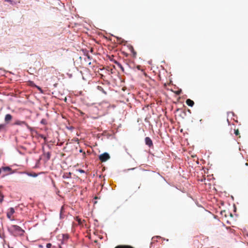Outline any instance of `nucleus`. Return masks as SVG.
Masks as SVG:
<instances>
[{
  "mask_svg": "<svg viewBox=\"0 0 248 248\" xmlns=\"http://www.w3.org/2000/svg\"><path fill=\"white\" fill-rule=\"evenodd\" d=\"M5 1L10 2L12 5L16 4L17 3V2L15 1L14 0H5Z\"/></svg>",
  "mask_w": 248,
  "mask_h": 248,
  "instance_id": "nucleus-13",
  "label": "nucleus"
},
{
  "mask_svg": "<svg viewBox=\"0 0 248 248\" xmlns=\"http://www.w3.org/2000/svg\"><path fill=\"white\" fill-rule=\"evenodd\" d=\"M51 243H47L46 245V247L47 248H50L51 247Z\"/></svg>",
  "mask_w": 248,
  "mask_h": 248,
  "instance_id": "nucleus-19",
  "label": "nucleus"
},
{
  "mask_svg": "<svg viewBox=\"0 0 248 248\" xmlns=\"http://www.w3.org/2000/svg\"><path fill=\"white\" fill-rule=\"evenodd\" d=\"M234 134L236 136L239 135L240 133H239V131L238 129H234Z\"/></svg>",
  "mask_w": 248,
  "mask_h": 248,
  "instance_id": "nucleus-17",
  "label": "nucleus"
},
{
  "mask_svg": "<svg viewBox=\"0 0 248 248\" xmlns=\"http://www.w3.org/2000/svg\"><path fill=\"white\" fill-rule=\"evenodd\" d=\"M186 104L188 106H190L191 107H192L194 106V101L193 100H191L190 99H186Z\"/></svg>",
  "mask_w": 248,
  "mask_h": 248,
  "instance_id": "nucleus-8",
  "label": "nucleus"
},
{
  "mask_svg": "<svg viewBox=\"0 0 248 248\" xmlns=\"http://www.w3.org/2000/svg\"><path fill=\"white\" fill-rule=\"evenodd\" d=\"M115 64H117V65L119 68H121V69L122 70V71L123 72H124V68L123 67V66H122V65L120 63H119V62H116V61L115 62Z\"/></svg>",
  "mask_w": 248,
  "mask_h": 248,
  "instance_id": "nucleus-10",
  "label": "nucleus"
},
{
  "mask_svg": "<svg viewBox=\"0 0 248 248\" xmlns=\"http://www.w3.org/2000/svg\"><path fill=\"white\" fill-rule=\"evenodd\" d=\"M11 230L15 236H22L24 234L25 231L21 227L17 225H14L11 226Z\"/></svg>",
  "mask_w": 248,
  "mask_h": 248,
  "instance_id": "nucleus-1",
  "label": "nucleus"
},
{
  "mask_svg": "<svg viewBox=\"0 0 248 248\" xmlns=\"http://www.w3.org/2000/svg\"><path fill=\"white\" fill-rule=\"evenodd\" d=\"M137 68L139 70H141L140 65L137 66Z\"/></svg>",
  "mask_w": 248,
  "mask_h": 248,
  "instance_id": "nucleus-21",
  "label": "nucleus"
},
{
  "mask_svg": "<svg viewBox=\"0 0 248 248\" xmlns=\"http://www.w3.org/2000/svg\"><path fill=\"white\" fill-rule=\"evenodd\" d=\"M2 170H3L4 172L6 173L5 175H7L8 174H12L13 173V171L11 168L9 167H2Z\"/></svg>",
  "mask_w": 248,
  "mask_h": 248,
  "instance_id": "nucleus-3",
  "label": "nucleus"
},
{
  "mask_svg": "<svg viewBox=\"0 0 248 248\" xmlns=\"http://www.w3.org/2000/svg\"><path fill=\"white\" fill-rule=\"evenodd\" d=\"M12 118L13 116L11 114H6L4 118L5 122L7 124L9 123L12 120Z\"/></svg>",
  "mask_w": 248,
  "mask_h": 248,
  "instance_id": "nucleus-7",
  "label": "nucleus"
},
{
  "mask_svg": "<svg viewBox=\"0 0 248 248\" xmlns=\"http://www.w3.org/2000/svg\"><path fill=\"white\" fill-rule=\"evenodd\" d=\"M79 113L81 114V115H83L84 114V113L81 111V110H79Z\"/></svg>",
  "mask_w": 248,
  "mask_h": 248,
  "instance_id": "nucleus-22",
  "label": "nucleus"
},
{
  "mask_svg": "<svg viewBox=\"0 0 248 248\" xmlns=\"http://www.w3.org/2000/svg\"><path fill=\"white\" fill-rule=\"evenodd\" d=\"M1 170H2V168H0V174L1 173Z\"/></svg>",
  "mask_w": 248,
  "mask_h": 248,
  "instance_id": "nucleus-26",
  "label": "nucleus"
},
{
  "mask_svg": "<svg viewBox=\"0 0 248 248\" xmlns=\"http://www.w3.org/2000/svg\"><path fill=\"white\" fill-rule=\"evenodd\" d=\"M90 52L92 53H93L94 54V50H93V48L91 47L90 48Z\"/></svg>",
  "mask_w": 248,
  "mask_h": 248,
  "instance_id": "nucleus-20",
  "label": "nucleus"
},
{
  "mask_svg": "<svg viewBox=\"0 0 248 248\" xmlns=\"http://www.w3.org/2000/svg\"><path fill=\"white\" fill-rule=\"evenodd\" d=\"M71 174L72 173L71 172H64L62 177L64 179H68L70 178L71 177Z\"/></svg>",
  "mask_w": 248,
  "mask_h": 248,
  "instance_id": "nucleus-9",
  "label": "nucleus"
},
{
  "mask_svg": "<svg viewBox=\"0 0 248 248\" xmlns=\"http://www.w3.org/2000/svg\"><path fill=\"white\" fill-rule=\"evenodd\" d=\"M37 87V88H38L39 90L41 91V88L40 87Z\"/></svg>",
  "mask_w": 248,
  "mask_h": 248,
  "instance_id": "nucleus-24",
  "label": "nucleus"
},
{
  "mask_svg": "<svg viewBox=\"0 0 248 248\" xmlns=\"http://www.w3.org/2000/svg\"><path fill=\"white\" fill-rule=\"evenodd\" d=\"M78 221V222L80 223V219H79Z\"/></svg>",
  "mask_w": 248,
  "mask_h": 248,
  "instance_id": "nucleus-30",
  "label": "nucleus"
},
{
  "mask_svg": "<svg viewBox=\"0 0 248 248\" xmlns=\"http://www.w3.org/2000/svg\"><path fill=\"white\" fill-rule=\"evenodd\" d=\"M80 172H84V170H80Z\"/></svg>",
  "mask_w": 248,
  "mask_h": 248,
  "instance_id": "nucleus-28",
  "label": "nucleus"
},
{
  "mask_svg": "<svg viewBox=\"0 0 248 248\" xmlns=\"http://www.w3.org/2000/svg\"><path fill=\"white\" fill-rule=\"evenodd\" d=\"M245 165H246V166H248V163H246L245 164Z\"/></svg>",
  "mask_w": 248,
  "mask_h": 248,
  "instance_id": "nucleus-29",
  "label": "nucleus"
},
{
  "mask_svg": "<svg viewBox=\"0 0 248 248\" xmlns=\"http://www.w3.org/2000/svg\"><path fill=\"white\" fill-rule=\"evenodd\" d=\"M110 158V156L107 153H104L99 155V158L101 162H105Z\"/></svg>",
  "mask_w": 248,
  "mask_h": 248,
  "instance_id": "nucleus-2",
  "label": "nucleus"
},
{
  "mask_svg": "<svg viewBox=\"0 0 248 248\" xmlns=\"http://www.w3.org/2000/svg\"><path fill=\"white\" fill-rule=\"evenodd\" d=\"M97 89L101 92H102L104 94H107V93L106 92H105L104 91V90L103 89V88H102V87L101 86H98L97 87Z\"/></svg>",
  "mask_w": 248,
  "mask_h": 248,
  "instance_id": "nucleus-12",
  "label": "nucleus"
},
{
  "mask_svg": "<svg viewBox=\"0 0 248 248\" xmlns=\"http://www.w3.org/2000/svg\"><path fill=\"white\" fill-rule=\"evenodd\" d=\"M14 125H25L27 126H28V124L25 122L20 120H16L14 124Z\"/></svg>",
  "mask_w": 248,
  "mask_h": 248,
  "instance_id": "nucleus-6",
  "label": "nucleus"
},
{
  "mask_svg": "<svg viewBox=\"0 0 248 248\" xmlns=\"http://www.w3.org/2000/svg\"><path fill=\"white\" fill-rule=\"evenodd\" d=\"M27 174L30 176H32V177H36L37 176V174L35 173H31L28 172V173H27Z\"/></svg>",
  "mask_w": 248,
  "mask_h": 248,
  "instance_id": "nucleus-14",
  "label": "nucleus"
},
{
  "mask_svg": "<svg viewBox=\"0 0 248 248\" xmlns=\"http://www.w3.org/2000/svg\"><path fill=\"white\" fill-rule=\"evenodd\" d=\"M85 55L87 56V58L89 60L92 59V57L88 54V53L87 52L86 53H84Z\"/></svg>",
  "mask_w": 248,
  "mask_h": 248,
  "instance_id": "nucleus-18",
  "label": "nucleus"
},
{
  "mask_svg": "<svg viewBox=\"0 0 248 248\" xmlns=\"http://www.w3.org/2000/svg\"><path fill=\"white\" fill-rule=\"evenodd\" d=\"M130 50L133 54V57H136L137 55V52L135 51V50H134V48L132 46H131Z\"/></svg>",
  "mask_w": 248,
  "mask_h": 248,
  "instance_id": "nucleus-11",
  "label": "nucleus"
},
{
  "mask_svg": "<svg viewBox=\"0 0 248 248\" xmlns=\"http://www.w3.org/2000/svg\"><path fill=\"white\" fill-rule=\"evenodd\" d=\"M82 152H83V151H82V149H80V150H79V152L82 153Z\"/></svg>",
  "mask_w": 248,
  "mask_h": 248,
  "instance_id": "nucleus-25",
  "label": "nucleus"
},
{
  "mask_svg": "<svg viewBox=\"0 0 248 248\" xmlns=\"http://www.w3.org/2000/svg\"><path fill=\"white\" fill-rule=\"evenodd\" d=\"M223 212H225V211H221V214H223Z\"/></svg>",
  "mask_w": 248,
  "mask_h": 248,
  "instance_id": "nucleus-27",
  "label": "nucleus"
},
{
  "mask_svg": "<svg viewBox=\"0 0 248 248\" xmlns=\"http://www.w3.org/2000/svg\"><path fill=\"white\" fill-rule=\"evenodd\" d=\"M14 213H15V210H14V208L11 207L9 209L7 213V217L9 219H10V220H13V219L12 218V216L13 215V214Z\"/></svg>",
  "mask_w": 248,
  "mask_h": 248,
  "instance_id": "nucleus-4",
  "label": "nucleus"
},
{
  "mask_svg": "<svg viewBox=\"0 0 248 248\" xmlns=\"http://www.w3.org/2000/svg\"><path fill=\"white\" fill-rule=\"evenodd\" d=\"M145 144L149 147L153 146V143L152 140L149 137H146L145 139Z\"/></svg>",
  "mask_w": 248,
  "mask_h": 248,
  "instance_id": "nucleus-5",
  "label": "nucleus"
},
{
  "mask_svg": "<svg viewBox=\"0 0 248 248\" xmlns=\"http://www.w3.org/2000/svg\"><path fill=\"white\" fill-rule=\"evenodd\" d=\"M5 129V124H0V131Z\"/></svg>",
  "mask_w": 248,
  "mask_h": 248,
  "instance_id": "nucleus-15",
  "label": "nucleus"
},
{
  "mask_svg": "<svg viewBox=\"0 0 248 248\" xmlns=\"http://www.w3.org/2000/svg\"><path fill=\"white\" fill-rule=\"evenodd\" d=\"M0 202L1 203L3 200L4 196L3 195V194H2L1 191H0Z\"/></svg>",
  "mask_w": 248,
  "mask_h": 248,
  "instance_id": "nucleus-16",
  "label": "nucleus"
},
{
  "mask_svg": "<svg viewBox=\"0 0 248 248\" xmlns=\"http://www.w3.org/2000/svg\"><path fill=\"white\" fill-rule=\"evenodd\" d=\"M143 74H144V75L145 77H146V76H147V74H146L145 72H143Z\"/></svg>",
  "mask_w": 248,
  "mask_h": 248,
  "instance_id": "nucleus-23",
  "label": "nucleus"
}]
</instances>
